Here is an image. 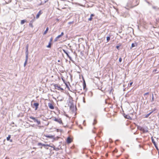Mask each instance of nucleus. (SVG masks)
I'll return each mask as SVG.
<instances>
[{"label":"nucleus","instance_id":"nucleus-21","mask_svg":"<svg viewBox=\"0 0 159 159\" xmlns=\"http://www.w3.org/2000/svg\"><path fill=\"white\" fill-rule=\"evenodd\" d=\"M48 30H49V28H48V27L46 28L45 30L43 32V34L45 35V34H47V33L48 31Z\"/></svg>","mask_w":159,"mask_h":159},{"label":"nucleus","instance_id":"nucleus-54","mask_svg":"<svg viewBox=\"0 0 159 159\" xmlns=\"http://www.w3.org/2000/svg\"><path fill=\"white\" fill-rule=\"evenodd\" d=\"M57 61L58 62H60V60H58Z\"/></svg>","mask_w":159,"mask_h":159},{"label":"nucleus","instance_id":"nucleus-19","mask_svg":"<svg viewBox=\"0 0 159 159\" xmlns=\"http://www.w3.org/2000/svg\"><path fill=\"white\" fill-rule=\"evenodd\" d=\"M94 16V15L93 14H91L90 18L88 19V20L89 21H91L92 19V17Z\"/></svg>","mask_w":159,"mask_h":159},{"label":"nucleus","instance_id":"nucleus-63","mask_svg":"<svg viewBox=\"0 0 159 159\" xmlns=\"http://www.w3.org/2000/svg\"><path fill=\"white\" fill-rule=\"evenodd\" d=\"M138 139V138H137L136 139V140H137V139Z\"/></svg>","mask_w":159,"mask_h":159},{"label":"nucleus","instance_id":"nucleus-56","mask_svg":"<svg viewBox=\"0 0 159 159\" xmlns=\"http://www.w3.org/2000/svg\"><path fill=\"white\" fill-rule=\"evenodd\" d=\"M158 151V154L159 155V149L158 150H157Z\"/></svg>","mask_w":159,"mask_h":159},{"label":"nucleus","instance_id":"nucleus-45","mask_svg":"<svg viewBox=\"0 0 159 159\" xmlns=\"http://www.w3.org/2000/svg\"><path fill=\"white\" fill-rule=\"evenodd\" d=\"M64 99V98H61V99H59V100L60 101H62Z\"/></svg>","mask_w":159,"mask_h":159},{"label":"nucleus","instance_id":"nucleus-22","mask_svg":"<svg viewBox=\"0 0 159 159\" xmlns=\"http://www.w3.org/2000/svg\"><path fill=\"white\" fill-rule=\"evenodd\" d=\"M32 23H33V21L32 20H31L30 22V23L29 24V26L30 27H31L32 28H33V24H32Z\"/></svg>","mask_w":159,"mask_h":159},{"label":"nucleus","instance_id":"nucleus-31","mask_svg":"<svg viewBox=\"0 0 159 159\" xmlns=\"http://www.w3.org/2000/svg\"><path fill=\"white\" fill-rule=\"evenodd\" d=\"M69 100H73V98L70 95H69Z\"/></svg>","mask_w":159,"mask_h":159},{"label":"nucleus","instance_id":"nucleus-48","mask_svg":"<svg viewBox=\"0 0 159 159\" xmlns=\"http://www.w3.org/2000/svg\"><path fill=\"white\" fill-rule=\"evenodd\" d=\"M65 84H66V86L67 88H69V87H68V84H66V83H65Z\"/></svg>","mask_w":159,"mask_h":159},{"label":"nucleus","instance_id":"nucleus-9","mask_svg":"<svg viewBox=\"0 0 159 159\" xmlns=\"http://www.w3.org/2000/svg\"><path fill=\"white\" fill-rule=\"evenodd\" d=\"M123 116L126 119H130V120H132V118L129 116V115H126L124 113L123 114Z\"/></svg>","mask_w":159,"mask_h":159},{"label":"nucleus","instance_id":"nucleus-34","mask_svg":"<svg viewBox=\"0 0 159 159\" xmlns=\"http://www.w3.org/2000/svg\"><path fill=\"white\" fill-rule=\"evenodd\" d=\"M68 57L69 58V59L70 60L72 61H73V60L72 59V58H71V57L70 56H69Z\"/></svg>","mask_w":159,"mask_h":159},{"label":"nucleus","instance_id":"nucleus-25","mask_svg":"<svg viewBox=\"0 0 159 159\" xmlns=\"http://www.w3.org/2000/svg\"><path fill=\"white\" fill-rule=\"evenodd\" d=\"M121 46V44L119 43V44H118V45L116 46V48L119 50V48Z\"/></svg>","mask_w":159,"mask_h":159},{"label":"nucleus","instance_id":"nucleus-39","mask_svg":"<svg viewBox=\"0 0 159 159\" xmlns=\"http://www.w3.org/2000/svg\"><path fill=\"white\" fill-rule=\"evenodd\" d=\"M48 1V0H44V2L43 3V4L46 3Z\"/></svg>","mask_w":159,"mask_h":159},{"label":"nucleus","instance_id":"nucleus-33","mask_svg":"<svg viewBox=\"0 0 159 159\" xmlns=\"http://www.w3.org/2000/svg\"><path fill=\"white\" fill-rule=\"evenodd\" d=\"M56 131L57 132H58L59 131H60V132H61L62 131V130L61 129H56Z\"/></svg>","mask_w":159,"mask_h":159},{"label":"nucleus","instance_id":"nucleus-14","mask_svg":"<svg viewBox=\"0 0 159 159\" xmlns=\"http://www.w3.org/2000/svg\"><path fill=\"white\" fill-rule=\"evenodd\" d=\"M138 45V43L136 42H135L134 43H133L131 44V47L130 48L131 49L132 48H133L134 47H135L136 46H137Z\"/></svg>","mask_w":159,"mask_h":159},{"label":"nucleus","instance_id":"nucleus-1","mask_svg":"<svg viewBox=\"0 0 159 159\" xmlns=\"http://www.w3.org/2000/svg\"><path fill=\"white\" fill-rule=\"evenodd\" d=\"M139 3L138 0H129L126 8L127 9L133 8L138 5Z\"/></svg>","mask_w":159,"mask_h":159},{"label":"nucleus","instance_id":"nucleus-23","mask_svg":"<svg viewBox=\"0 0 159 159\" xmlns=\"http://www.w3.org/2000/svg\"><path fill=\"white\" fill-rule=\"evenodd\" d=\"M52 43L50 42H49L48 44L46 46V47L48 48H51V47Z\"/></svg>","mask_w":159,"mask_h":159},{"label":"nucleus","instance_id":"nucleus-4","mask_svg":"<svg viewBox=\"0 0 159 159\" xmlns=\"http://www.w3.org/2000/svg\"><path fill=\"white\" fill-rule=\"evenodd\" d=\"M53 120L55 121H56L60 124L63 125L62 120L61 118H57L55 117L53 119Z\"/></svg>","mask_w":159,"mask_h":159},{"label":"nucleus","instance_id":"nucleus-3","mask_svg":"<svg viewBox=\"0 0 159 159\" xmlns=\"http://www.w3.org/2000/svg\"><path fill=\"white\" fill-rule=\"evenodd\" d=\"M30 118L33 119L34 122H36L37 123L38 125H39L41 124L40 121L37 119L36 118L31 116L30 117Z\"/></svg>","mask_w":159,"mask_h":159},{"label":"nucleus","instance_id":"nucleus-58","mask_svg":"<svg viewBox=\"0 0 159 159\" xmlns=\"http://www.w3.org/2000/svg\"><path fill=\"white\" fill-rule=\"evenodd\" d=\"M92 131H93V133H95V132H94V131L93 130Z\"/></svg>","mask_w":159,"mask_h":159},{"label":"nucleus","instance_id":"nucleus-16","mask_svg":"<svg viewBox=\"0 0 159 159\" xmlns=\"http://www.w3.org/2000/svg\"><path fill=\"white\" fill-rule=\"evenodd\" d=\"M33 105L35 107V110H37L38 107L39 103L38 102H35L34 103Z\"/></svg>","mask_w":159,"mask_h":159},{"label":"nucleus","instance_id":"nucleus-44","mask_svg":"<svg viewBox=\"0 0 159 159\" xmlns=\"http://www.w3.org/2000/svg\"><path fill=\"white\" fill-rule=\"evenodd\" d=\"M65 54H66V56H67V57L70 56V55H69V54H68V52H66V53Z\"/></svg>","mask_w":159,"mask_h":159},{"label":"nucleus","instance_id":"nucleus-24","mask_svg":"<svg viewBox=\"0 0 159 159\" xmlns=\"http://www.w3.org/2000/svg\"><path fill=\"white\" fill-rule=\"evenodd\" d=\"M26 22V20H21L20 24L21 25H23L24 24L25 22Z\"/></svg>","mask_w":159,"mask_h":159},{"label":"nucleus","instance_id":"nucleus-32","mask_svg":"<svg viewBox=\"0 0 159 159\" xmlns=\"http://www.w3.org/2000/svg\"><path fill=\"white\" fill-rule=\"evenodd\" d=\"M97 122V120H96V119H94V122L93 123V125H95V124H96Z\"/></svg>","mask_w":159,"mask_h":159},{"label":"nucleus","instance_id":"nucleus-10","mask_svg":"<svg viewBox=\"0 0 159 159\" xmlns=\"http://www.w3.org/2000/svg\"><path fill=\"white\" fill-rule=\"evenodd\" d=\"M66 142L68 144L71 143L72 142L71 138L70 137H68L66 139Z\"/></svg>","mask_w":159,"mask_h":159},{"label":"nucleus","instance_id":"nucleus-40","mask_svg":"<svg viewBox=\"0 0 159 159\" xmlns=\"http://www.w3.org/2000/svg\"><path fill=\"white\" fill-rule=\"evenodd\" d=\"M148 94H149V93H148V92L146 93H145L144 94V96H145V95H148Z\"/></svg>","mask_w":159,"mask_h":159},{"label":"nucleus","instance_id":"nucleus-7","mask_svg":"<svg viewBox=\"0 0 159 159\" xmlns=\"http://www.w3.org/2000/svg\"><path fill=\"white\" fill-rule=\"evenodd\" d=\"M54 86L55 87V88L56 89H57L58 90H63L64 89L60 87V86H59L57 84H54Z\"/></svg>","mask_w":159,"mask_h":159},{"label":"nucleus","instance_id":"nucleus-17","mask_svg":"<svg viewBox=\"0 0 159 159\" xmlns=\"http://www.w3.org/2000/svg\"><path fill=\"white\" fill-rule=\"evenodd\" d=\"M28 56H25V62L24 64V67H25L26 66V65L27 64V61H28Z\"/></svg>","mask_w":159,"mask_h":159},{"label":"nucleus","instance_id":"nucleus-50","mask_svg":"<svg viewBox=\"0 0 159 159\" xmlns=\"http://www.w3.org/2000/svg\"><path fill=\"white\" fill-rule=\"evenodd\" d=\"M133 84V82H130L129 84L130 86H131L132 84Z\"/></svg>","mask_w":159,"mask_h":159},{"label":"nucleus","instance_id":"nucleus-18","mask_svg":"<svg viewBox=\"0 0 159 159\" xmlns=\"http://www.w3.org/2000/svg\"><path fill=\"white\" fill-rule=\"evenodd\" d=\"M41 14V11H39L38 13L37 14L36 16V18L37 19L39 18L40 15Z\"/></svg>","mask_w":159,"mask_h":159},{"label":"nucleus","instance_id":"nucleus-35","mask_svg":"<svg viewBox=\"0 0 159 159\" xmlns=\"http://www.w3.org/2000/svg\"><path fill=\"white\" fill-rule=\"evenodd\" d=\"M122 59L121 57H120L119 59V61L120 62H121L122 61Z\"/></svg>","mask_w":159,"mask_h":159},{"label":"nucleus","instance_id":"nucleus-2","mask_svg":"<svg viewBox=\"0 0 159 159\" xmlns=\"http://www.w3.org/2000/svg\"><path fill=\"white\" fill-rule=\"evenodd\" d=\"M73 100H69L68 103V105L70 107V109L73 112H75L76 111V108H75L73 103Z\"/></svg>","mask_w":159,"mask_h":159},{"label":"nucleus","instance_id":"nucleus-57","mask_svg":"<svg viewBox=\"0 0 159 159\" xmlns=\"http://www.w3.org/2000/svg\"><path fill=\"white\" fill-rule=\"evenodd\" d=\"M139 147L140 148L141 147V146L140 145H139Z\"/></svg>","mask_w":159,"mask_h":159},{"label":"nucleus","instance_id":"nucleus-36","mask_svg":"<svg viewBox=\"0 0 159 159\" xmlns=\"http://www.w3.org/2000/svg\"><path fill=\"white\" fill-rule=\"evenodd\" d=\"M48 147H50L51 148H54L53 149L54 150L55 149V146H51V145H49V146H48Z\"/></svg>","mask_w":159,"mask_h":159},{"label":"nucleus","instance_id":"nucleus-62","mask_svg":"<svg viewBox=\"0 0 159 159\" xmlns=\"http://www.w3.org/2000/svg\"><path fill=\"white\" fill-rule=\"evenodd\" d=\"M63 126H64V127H66V126H65V125H63Z\"/></svg>","mask_w":159,"mask_h":159},{"label":"nucleus","instance_id":"nucleus-61","mask_svg":"<svg viewBox=\"0 0 159 159\" xmlns=\"http://www.w3.org/2000/svg\"><path fill=\"white\" fill-rule=\"evenodd\" d=\"M33 149H36V148H35V147H33Z\"/></svg>","mask_w":159,"mask_h":159},{"label":"nucleus","instance_id":"nucleus-42","mask_svg":"<svg viewBox=\"0 0 159 159\" xmlns=\"http://www.w3.org/2000/svg\"><path fill=\"white\" fill-rule=\"evenodd\" d=\"M62 50L63 51V52H64V53H66V52H67L64 49H62Z\"/></svg>","mask_w":159,"mask_h":159},{"label":"nucleus","instance_id":"nucleus-38","mask_svg":"<svg viewBox=\"0 0 159 159\" xmlns=\"http://www.w3.org/2000/svg\"><path fill=\"white\" fill-rule=\"evenodd\" d=\"M52 39H53L51 37V38L50 39V41L49 42H50L51 43L52 41Z\"/></svg>","mask_w":159,"mask_h":159},{"label":"nucleus","instance_id":"nucleus-51","mask_svg":"<svg viewBox=\"0 0 159 159\" xmlns=\"http://www.w3.org/2000/svg\"><path fill=\"white\" fill-rule=\"evenodd\" d=\"M80 127L81 129H83V127L81 125L80 126Z\"/></svg>","mask_w":159,"mask_h":159},{"label":"nucleus","instance_id":"nucleus-5","mask_svg":"<svg viewBox=\"0 0 159 159\" xmlns=\"http://www.w3.org/2000/svg\"><path fill=\"white\" fill-rule=\"evenodd\" d=\"M83 88L85 92H86L87 91V89L86 87V84L85 82V81L83 78Z\"/></svg>","mask_w":159,"mask_h":159},{"label":"nucleus","instance_id":"nucleus-27","mask_svg":"<svg viewBox=\"0 0 159 159\" xmlns=\"http://www.w3.org/2000/svg\"><path fill=\"white\" fill-rule=\"evenodd\" d=\"M110 36L109 35V36H108L107 37V42H108L109 41V40H110Z\"/></svg>","mask_w":159,"mask_h":159},{"label":"nucleus","instance_id":"nucleus-60","mask_svg":"<svg viewBox=\"0 0 159 159\" xmlns=\"http://www.w3.org/2000/svg\"><path fill=\"white\" fill-rule=\"evenodd\" d=\"M58 148H57V149H55V150H58ZM54 150H55V149Z\"/></svg>","mask_w":159,"mask_h":159},{"label":"nucleus","instance_id":"nucleus-59","mask_svg":"<svg viewBox=\"0 0 159 159\" xmlns=\"http://www.w3.org/2000/svg\"><path fill=\"white\" fill-rule=\"evenodd\" d=\"M153 8H155V7H153Z\"/></svg>","mask_w":159,"mask_h":159},{"label":"nucleus","instance_id":"nucleus-55","mask_svg":"<svg viewBox=\"0 0 159 159\" xmlns=\"http://www.w3.org/2000/svg\"><path fill=\"white\" fill-rule=\"evenodd\" d=\"M119 140L118 139H117L116 140V141H118Z\"/></svg>","mask_w":159,"mask_h":159},{"label":"nucleus","instance_id":"nucleus-29","mask_svg":"<svg viewBox=\"0 0 159 159\" xmlns=\"http://www.w3.org/2000/svg\"><path fill=\"white\" fill-rule=\"evenodd\" d=\"M11 137V135H9L8 137L7 138V141H9L10 138Z\"/></svg>","mask_w":159,"mask_h":159},{"label":"nucleus","instance_id":"nucleus-49","mask_svg":"<svg viewBox=\"0 0 159 159\" xmlns=\"http://www.w3.org/2000/svg\"><path fill=\"white\" fill-rule=\"evenodd\" d=\"M73 21H71V22H69V24H72L73 23Z\"/></svg>","mask_w":159,"mask_h":159},{"label":"nucleus","instance_id":"nucleus-41","mask_svg":"<svg viewBox=\"0 0 159 159\" xmlns=\"http://www.w3.org/2000/svg\"><path fill=\"white\" fill-rule=\"evenodd\" d=\"M83 102L84 103H85V98L84 97L83 98Z\"/></svg>","mask_w":159,"mask_h":159},{"label":"nucleus","instance_id":"nucleus-26","mask_svg":"<svg viewBox=\"0 0 159 159\" xmlns=\"http://www.w3.org/2000/svg\"><path fill=\"white\" fill-rule=\"evenodd\" d=\"M143 127H141V126H137L138 129L141 131H142V130H143Z\"/></svg>","mask_w":159,"mask_h":159},{"label":"nucleus","instance_id":"nucleus-46","mask_svg":"<svg viewBox=\"0 0 159 159\" xmlns=\"http://www.w3.org/2000/svg\"><path fill=\"white\" fill-rule=\"evenodd\" d=\"M80 54L82 56H83L84 53L82 52H81Z\"/></svg>","mask_w":159,"mask_h":159},{"label":"nucleus","instance_id":"nucleus-11","mask_svg":"<svg viewBox=\"0 0 159 159\" xmlns=\"http://www.w3.org/2000/svg\"><path fill=\"white\" fill-rule=\"evenodd\" d=\"M148 128L147 126H146L144 127H143L142 131H143V133H147L148 132Z\"/></svg>","mask_w":159,"mask_h":159},{"label":"nucleus","instance_id":"nucleus-20","mask_svg":"<svg viewBox=\"0 0 159 159\" xmlns=\"http://www.w3.org/2000/svg\"><path fill=\"white\" fill-rule=\"evenodd\" d=\"M153 113V111H151L149 113L146 115L145 116V118H148V117L152 113Z\"/></svg>","mask_w":159,"mask_h":159},{"label":"nucleus","instance_id":"nucleus-12","mask_svg":"<svg viewBox=\"0 0 159 159\" xmlns=\"http://www.w3.org/2000/svg\"><path fill=\"white\" fill-rule=\"evenodd\" d=\"M48 106L50 109H54V107L53 104L51 103H48Z\"/></svg>","mask_w":159,"mask_h":159},{"label":"nucleus","instance_id":"nucleus-8","mask_svg":"<svg viewBox=\"0 0 159 159\" xmlns=\"http://www.w3.org/2000/svg\"><path fill=\"white\" fill-rule=\"evenodd\" d=\"M28 48H29V44H27L25 47L26 48V51L25 52V53L26 55V56H28L29 54V52H28Z\"/></svg>","mask_w":159,"mask_h":159},{"label":"nucleus","instance_id":"nucleus-15","mask_svg":"<svg viewBox=\"0 0 159 159\" xmlns=\"http://www.w3.org/2000/svg\"><path fill=\"white\" fill-rule=\"evenodd\" d=\"M44 136L48 138H49V139H55L54 136H53V135H49L48 134H46V135L44 134Z\"/></svg>","mask_w":159,"mask_h":159},{"label":"nucleus","instance_id":"nucleus-37","mask_svg":"<svg viewBox=\"0 0 159 159\" xmlns=\"http://www.w3.org/2000/svg\"><path fill=\"white\" fill-rule=\"evenodd\" d=\"M63 35H64V33H63V32H62L61 33V34L60 35H60V36L61 37Z\"/></svg>","mask_w":159,"mask_h":159},{"label":"nucleus","instance_id":"nucleus-53","mask_svg":"<svg viewBox=\"0 0 159 159\" xmlns=\"http://www.w3.org/2000/svg\"><path fill=\"white\" fill-rule=\"evenodd\" d=\"M115 10H116V11H117V9H116V8H115Z\"/></svg>","mask_w":159,"mask_h":159},{"label":"nucleus","instance_id":"nucleus-52","mask_svg":"<svg viewBox=\"0 0 159 159\" xmlns=\"http://www.w3.org/2000/svg\"><path fill=\"white\" fill-rule=\"evenodd\" d=\"M10 142H12V139H10L9 140Z\"/></svg>","mask_w":159,"mask_h":159},{"label":"nucleus","instance_id":"nucleus-30","mask_svg":"<svg viewBox=\"0 0 159 159\" xmlns=\"http://www.w3.org/2000/svg\"><path fill=\"white\" fill-rule=\"evenodd\" d=\"M154 96H153V94H152L151 102H153L154 101Z\"/></svg>","mask_w":159,"mask_h":159},{"label":"nucleus","instance_id":"nucleus-64","mask_svg":"<svg viewBox=\"0 0 159 159\" xmlns=\"http://www.w3.org/2000/svg\"><path fill=\"white\" fill-rule=\"evenodd\" d=\"M158 118H159V116H158Z\"/></svg>","mask_w":159,"mask_h":159},{"label":"nucleus","instance_id":"nucleus-28","mask_svg":"<svg viewBox=\"0 0 159 159\" xmlns=\"http://www.w3.org/2000/svg\"><path fill=\"white\" fill-rule=\"evenodd\" d=\"M60 37H61L60 36V35H58L57 36L56 38L55 39H54V41L55 42H56V41L57 39H59V38H60Z\"/></svg>","mask_w":159,"mask_h":159},{"label":"nucleus","instance_id":"nucleus-47","mask_svg":"<svg viewBox=\"0 0 159 159\" xmlns=\"http://www.w3.org/2000/svg\"><path fill=\"white\" fill-rule=\"evenodd\" d=\"M156 109H157L156 108H155L153 109V110L152 111H153V112L154 111H155L156 110Z\"/></svg>","mask_w":159,"mask_h":159},{"label":"nucleus","instance_id":"nucleus-6","mask_svg":"<svg viewBox=\"0 0 159 159\" xmlns=\"http://www.w3.org/2000/svg\"><path fill=\"white\" fill-rule=\"evenodd\" d=\"M151 139L152 141L153 144L154 145L156 148L157 150H159V149L158 148V147L157 145V144L155 142V141H154V140L152 137H151Z\"/></svg>","mask_w":159,"mask_h":159},{"label":"nucleus","instance_id":"nucleus-43","mask_svg":"<svg viewBox=\"0 0 159 159\" xmlns=\"http://www.w3.org/2000/svg\"><path fill=\"white\" fill-rule=\"evenodd\" d=\"M62 50L63 51V52H64V53H66V52H67L64 49H62Z\"/></svg>","mask_w":159,"mask_h":159},{"label":"nucleus","instance_id":"nucleus-13","mask_svg":"<svg viewBox=\"0 0 159 159\" xmlns=\"http://www.w3.org/2000/svg\"><path fill=\"white\" fill-rule=\"evenodd\" d=\"M38 145H39V146H40V145H41L42 146H43L44 147L46 148V147H48V146H49V145L48 144H43L41 143H38Z\"/></svg>","mask_w":159,"mask_h":159}]
</instances>
